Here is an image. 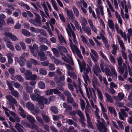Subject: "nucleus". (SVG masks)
<instances>
[{"label": "nucleus", "instance_id": "f257e3e1", "mask_svg": "<svg viewBox=\"0 0 132 132\" xmlns=\"http://www.w3.org/2000/svg\"><path fill=\"white\" fill-rule=\"evenodd\" d=\"M65 79V76H64L57 77L56 79V82L59 84L57 86V88L61 91L64 90V88L62 86L65 85V83L64 81Z\"/></svg>", "mask_w": 132, "mask_h": 132}, {"label": "nucleus", "instance_id": "f03ea898", "mask_svg": "<svg viewBox=\"0 0 132 132\" xmlns=\"http://www.w3.org/2000/svg\"><path fill=\"white\" fill-rule=\"evenodd\" d=\"M36 101L38 102L39 104V107L41 109L44 107L45 104H48V100L45 97H40L38 96L36 98Z\"/></svg>", "mask_w": 132, "mask_h": 132}, {"label": "nucleus", "instance_id": "7ed1b4c3", "mask_svg": "<svg viewBox=\"0 0 132 132\" xmlns=\"http://www.w3.org/2000/svg\"><path fill=\"white\" fill-rule=\"evenodd\" d=\"M67 27L68 29L66 28V29L69 37L70 38L71 37V34L73 38L72 40L73 41H76V37L75 34L74 32L72 29L71 26L69 24H67Z\"/></svg>", "mask_w": 132, "mask_h": 132}, {"label": "nucleus", "instance_id": "20e7f679", "mask_svg": "<svg viewBox=\"0 0 132 132\" xmlns=\"http://www.w3.org/2000/svg\"><path fill=\"white\" fill-rule=\"evenodd\" d=\"M6 98L11 103H10V105L11 106L12 109L13 110L15 109V106L13 104H16L17 103V101L12 96L10 95L6 96Z\"/></svg>", "mask_w": 132, "mask_h": 132}, {"label": "nucleus", "instance_id": "39448f33", "mask_svg": "<svg viewBox=\"0 0 132 132\" xmlns=\"http://www.w3.org/2000/svg\"><path fill=\"white\" fill-rule=\"evenodd\" d=\"M29 22L35 26L37 27L41 26L42 23L40 20H38L37 19H31L29 20Z\"/></svg>", "mask_w": 132, "mask_h": 132}, {"label": "nucleus", "instance_id": "423d86ee", "mask_svg": "<svg viewBox=\"0 0 132 132\" xmlns=\"http://www.w3.org/2000/svg\"><path fill=\"white\" fill-rule=\"evenodd\" d=\"M18 60L17 62L20 65L21 67L23 66L25 64V62L26 61V59L23 56L20 57L19 58V60L17 58Z\"/></svg>", "mask_w": 132, "mask_h": 132}, {"label": "nucleus", "instance_id": "0eeeda50", "mask_svg": "<svg viewBox=\"0 0 132 132\" xmlns=\"http://www.w3.org/2000/svg\"><path fill=\"white\" fill-rule=\"evenodd\" d=\"M38 53L39 56L40 57L41 61H45L47 59V57L45 56L44 53L42 51L38 52Z\"/></svg>", "mask_w": 132, "mask_h": 132}, {"label": "nucleus", "instance_id": "6e6552de", "mask_svg": "<svg viewBox=\"0 0 132 132\" xmlns=\"http://www.w3.org/2000/svg\"><path fill=\"white\" fill-rule=\"evenodd\" d=\"M14 127L19 132H24L23 130L22 129L24 128V127L20 123H17Z\"/></svg>", "mask_w": 132, "mask_h": 132}, {"label": "nucleus", "instance_id": "1a4fd4ad", "mask_svg": "<svg viewBox=\"0 0 132 132\" xmlns=\"http://www.w3.org/2000/svg\"><path fill=\"white\" fill-rule=\"evenodd\" d=\"M79 20L81 23L82 28L86 26V25L88 23L86 19L82 17H80V18Z\"/></svg>", "mask_w": 132, "mask_h": 132}, {"label": "nucleus", "instance_id": "9d476101", "mask_svg": "<svg viewBox=\"0 0 132 132\" xmlns=\"http://www.w3.org/2000/svg\"><path fill=\"white\" fill-rule=\"evenodd\" d=\"M66 13L67 17L69 19L71 20L73 19L74 15L72 11L67 10L66 11Z\"/></svg>", "mask_w": 132, "mask_h": 132}, {"label": "nucleus", "instance_id": "9b49d317", "mask_svg": "<svg viewBox=\"0 0 132 132\" xmlns=\"http://www.w3.org/2000/svg\"><path fill=\"white\" fill-rule=\"evenodd\" d=\"M46 52L47 53V54L50 56L51 59H52L54 60V62L55 64L56 65H58L60 63V62L59 60L55 58L54 56H52L50 52L47 51Z\"/></svg>", "mask_w": 132, "mask_h": 132}, {"label": "nucleus", "instance_id": "f8f14e48", "mask_svg": "<svg viewBox=\"0 0 132 132\" xmlns=\"http://www.w3.org/2000/svg\"><path fill=\"white\" fill-rule=\"evenodd\" d=\"M84 32L88 35L90 36L92 34L91 31L89 26L85 27L82 28Z\"/></svg>", "mask_w": 132, "mask_h": 132}, {"label": "nucleus", "instance_id": "ddd939ff", "mask_svg": "<svg viewBox=\"0 0 132 132\" xmlns=\"http://www.w3.org/2000/svg\"><path fill=\"white\" fill-rule=\"evenodd\" d=\"M26 106L29 110L31 111H33L34 109V107L33 104L30 102H28L26 104Z\"/></svg>", "mask_w": 132, "mask_h": 132}, {"label": "nucleus", "instance_id": "4468645a", "mask_svg": "<svg viewBox=\"0 0 132 132\" xmlns=\"http://www.w3.org/2000/svg\"><path fill=\"white\" fill-rule=\"evenodd\" d=\"M93 71L94 73L97 77L98 76V72L100 73L101 72V70L100 67L97 65H96L95 67V68H93Z\"/></svg>", "mask_w": 132, "mask_h": 132}, {"label": "nucleus", "instance_id": "2eb2a0df", "mask_svg": "<svg viewBox=\"0 0 132 132\" xmlns=\"http://www.w3.org/2000/svg\"><path fill=\"white\" fill-rule=\"evenodd\" d=\"M73 11L75 16L77 17H79V11L77 8L75 6L72 7Z\"/></svg>", "mask_w": 132, "mask_h": 132}, {"label": "nucleus", "instance_id": "dca6fc26", "mask_svg": "<svg viewBox=\"0 0 132 132\" xmlns=\"http://www.w3.org/2000/svg\"><path fill=\"white\" fill-rule=\"evenodd\" d=\"M52 4L54 9L57 11H59V9L57 6V4L55 0H51Z\"/></svg>", "mask_w": 132, "mask_h": 132}, {"label": "nucleus", "instance_id": "f3484780", "mask_svg": "<svg viewBox=\"0 0 132 132\" xmlns=\"http://www.w3.org/2000/svg\"><path fill=\"white\" fill-rule=\"evenodd\" d=\"M52 51L54 55L57 57H58L60 56L59 53L57 49L55 48H53Z\"/></svg>", "mask_w": 132, "mask_h": 132}, {"label": "nucleus", "instance_id": "a211bd4d", "mask_svg": "<svg viewBox=\"0 0 132 132\" xmlns=\"http://www.w3.org/2000/svg\"><path fill=\"white\" fill-rule=\"evenodd\" d=\"M42 6L44 9V11L46 15L48 18H50V16H49V14L48 13V10L47 8L46 5L44 3H43L42 4Z\"/></svg>", "mask_w": 132, "mask_h": 132}, {"label": "nucleus", "instance_id": "6ab92c4d", "mask_svg": "<svg viewBox=\"0 0 132 132\" xmlns=\"http://www.w3.org/2000/svg\"><path fill=\"white\" fill-rule=\"evenodd\" d=\"M51 111L54 114H57L58 112V109L55 106H52L50 108Z\"/></svg>", "mask_w": 132, "mask_h": 132}, {"label": "nucleus", "instance_id": "aec40b11", "mask_svg": "<svg viewBox=\"0 0 132 132\" xmlns=\"http://www.w3.org/2000/svg\"><path fill=\"white\" fill-rule=\"evenodd\" d=\"M27 119L30 123H33L35 122V119L30 115H28L27 117Z\"/></svg>", "mask_w": 132, "mask_h": 132}, {"label": "nucleus", "instance_id": "412c9836", "mask_svg": "<svg viewBox=\"0 0 132 132\" xmlns=\"http://www.w3.org/2000/svg\"><path fill=\"white\" fill-rule=\"evenodd\" d=\"M32 74V72L30 70H27L24 73V75L26 77V79L27 80L28 79V78L29 77V76H30Z\"/></svg>", "mask_w": 132, "mask_h": 132}, {"label": "nucleus", "instance_id": "4be33fe9", "mask_svg": "<svg viewBox=\"0 0 132 132\" xmlns=\"http://www.w3.org/2000/svg\"><path fill=\"white\" fill-rule=\"evenodd\" d=\"M119 67L118 68V72L121 75H122L124 72L125 69L123 67H122V66Z\"/></svg>", "mask_w": 132, "mask_h": 132}, {"label": "nucleus", "instance_id": "5701e85b", "mask_svg": "<svg viewBox=\"0 0 132 132\" xmlns=\"http://www.w3.org/2000/svg\"><path fill=\"white\" fill-rule=\"evenodd\" d=\"M38 87L42 89H44L45 86V83L42 81L39 82L38 84Z\"/></svg>", "mask_w": 132, "mask_h": 132}, {"label": "nucleus", "instance_id": "b1692460", "mask_svg": "<svg viewBox=\"0 0 132 132\" xmlns=\"http://www.w3.org/2000/svg\"><path fill=\"white\" fill-rule=\"evenodd\" d=\"M97 90L98 94V98L100 100H102L103 99V96L102 92L98 88H97Z\"/></svg>", "mask_w": 132, "mask_h": 132}, {"label": "nucleus", "instance_id": "393cba45", "mask_svg": "<svg viewBox=\"0 0 132 132\" xmlns=\"http://www.w3.org/2000/svg\"><path fill=\"white\" fill-rule=\"evenodd\" d=\"M40 73L44 75H47V72L46 70L44 68H41L39 70Z\"/></svg>", "mask_w": 132, "mask_h": 132}, {"label": "nucleus", "instance_id": "a878e982", "mask_svg": "<svg viewBox=\"0 0 132 132\" xmlns=\"http://www.w3.org/2000/svg\"><path fill=\"white\" fill-rule=\"evenodd\" d=\"M108 23L109 26L110 28L113 29H114V23L112 20H108Z\"/></svg>", "mask_w": 132, "mask_h": 132}, {"label": "nucleus", "instance_id": "bb28decb", "mask_svg": "<svg viewBox=\"0 0 132 132\" xmlns=\"http://www.w3.org/2000/svg\"><path fill=\"white\" fill-rule=\"evenodd\" d=\"M6 83L9 89L11 91V92L13 91L14 89V88L10 82L8 80H7L6 81Z\"/></svg>", "mask_w": 132, "mask_h": 132}, {"label": "nucleus", "instance_id": "cd10ccee", "mask_svg": "<svg viewBox=\"0 0 132 132\" xmlns=\"http://www.w3.org/2000/svg\"><path fill=\"white\" fill-rule=\"evenodd\" d=\"M82 61V66H81V68L80 69V72H82L83 70H85V68L86 67V63H85L84 61V60L83 59Z\"/></svg>", "mask_w": 132, "mask_h": 132}, {"label": "nucleus", "instance_id": "c85d7f7f", "mask_svg": "<svg viewBox=\"0 0 132 132\" xmlns=\"http://www.w3.org/2000/svg\"><path fill=\"white\" fill-rule=\"evenodd\" d=\"M77 114L80 117L82 120H84V119L85 118L84 115L80 110H77Z\"/></svg>", "mask_w": 132, "mask_h": 132}, {"label": "nucleus", "instance_id": "c756f323", "mask_svg": "<svg viewBox=\"0 0 132 132\" xmlns=\"http://www.w3.org/2000/svg\"><path fill=\"white\" fill-rule=\"evenodd\" d=\"M33 127L36 129V130L37 132H43V130L41 128H39V127L37 125H34Z\"/></svg>", "mask_w": 132, "mask_h": 132}, {"label": "nucleus", "instance_id": "7c9ffc66", "mask_svg": "<svg viewBox=\"0 0 132 132\" xmlns=\"http://www.w3.org/2000/svg\"><path fill=\"white\" fill-rule=\"evenodd\" d=\"M22 32L23 35L28 36H30V33L29 31L25 29L22 30Z\"/></svg>", "mask_w": 132, "mask_h": 132}, {"label": "nucleus", "instance_id": "2f4dec72", "mask_svg": "<svg viewBox=\"0 0 132 132\" xmlns=\"http://www.w3.org/2000/svg\"><path fill=\"white\" fill-rule=\"evenodd\" d=\"M7 43L6 44L7 47L10 48L12 51L14 50V47L12 45V44L11 42H7Z\"/></svg>", "mask_w": 132, "mask_h": 132}, {"label": "nucleus", "instance_id": "473e14b6", "mask_svg": "<svg viewBox=\"0 0 132 132\" xmlns=\"http://www.w3.org/2000/svg\"><path fill=\"white\" fill-rule=\"evenodd\" d=\"M107 3L108 4V6L109 8L111 10V11L112 12H114L115 10L111 4V3L109 1V0H106Z\"/></svg>", "mask_w": 132, "mask_h": 132}, {"label": "nucleus", "instance_id": "72a5a7b5", "mask_svg": "<svg viewBox=\"0 0 132 132\" xmlns=\"http://www.w3.org/2000/svg\"><path fill=\"white\" fill-rule=\"evenodd\" d=\"M128 33L129 35H127V39L128 41H130V37L132 35V30L131 28H129L128 30Z\"/></svg>", "mask_w": 132, "mask_h": 132}, {"label": "nucleus", "instance_id": "f704fd0d", "mask_svg": "<svg viewBox=\"0 0 132 132\" xmlns=\"http://www.w3.org/2000/svg\"><path fill=\"white\" fill-rule=\"evenodd\" d=\"M37 76L36 75H35L34 76H32V74L29 76V77H28L27 80H35L36 79Z\"/></svg>", "mask_w": 132, "mask_h": 132}, {"label": "nucleus", "instance_id": "c9c22d12", "mask_svg": "<svg viewBox=\"0 0 132 132\" xmlns=\"http://www.w3.org/2000/svg\"><path fill=\"white\" fill-rule=\"evenodd\" d=\"M72 110V108L71 105H68L67 107L66 108L65 111L67 113H69Z\"/></svg>", "mask_w": 132, "mask_h": 132}, {"label": "nucleus", "instance_id": "e433bc0d", "mask_svg": "<svg viewBox=\"0 0 132 132\" xmlns=\"http://www.w3.org/2000/svg\"><path fill=\"white\" fill-rule=\"evenodd\" d=\"M23 98L24 100L27 101L29 99V95L26 93H23Z\"/></svg>", "mask_w": 132, "mask_h": 132}, {"label": "nucleus", "instance_id": "4c0bfd02", "mask_svg": "<svg viewBox=\"0 0 132 132\" xmlns=\"http://www.w3.org/2000/svg\"><path fill=\"white\" fill-rule=\"evenodd\" d=\"M105 94L108 100L110 101L111 103H112V99L111 96H110V95L106 93H105Z\"/></svg>", "mask_w": 132, "mask_h": 132}, {"label": "nucleus", "instance_id": "58836bf2", "mask_svg": "<svg viewBox=\"0 0 132 132\" xmlns=\"http://www.w3.org/2000/svg\"><path fill=\"white\" fill-rule=\"evenodd\" d=\"M15 77L20 82H22L24 81L23 78L20 75H16L15 76Z\"/></svg>", "mask_w": 132, "mask_h": 132}, {"label": "nucleus", "instance_id": "ea45409f", "mask_svg": "<svg viewBox=\"0 0 132 132\" xmlns=\"http://www.w3.org/2000/svg\"><path fill=\"white\" fill-rule=\"evenodd\" d=\"M109 60L111 63L113 64H114L116 63L115 58L111 54L110 55Z\"/></svg>", "mask_w": 132, "mask_h": 132}, {"label": "nucleus", "instance_id": "a19ab883", "mask_svg": "<svg viewBox=\"0 0 132 132\" xmlns=\"http://www.w3.org/2000/svg\"><path fill=\"white\" fill-rule=\"evenodd\" d=\"M43 118L46 123H48L50 121V119L47 116L44 115L42 116Z\"/></svg>", "mask_w": 132, "mask_h": 132}, {"label": "nucleus", "instance_id": "79ce46f5", "mask_svg": "<svg viewBox=\"0 0 132 132\" xmlns=\"http://www.w3.org/2000/svg\"><path fill=\"white\" fill-rule=\"evenodd\" d=\"M11 94L13 96L18 97L19 95V93L17 91L14 90L11 92Z\"/></svg>", "mask_w": 132, "mask_h": 132}, {"label": "nucleus", "instance_id": "37998d69", "mask_svg": "<svg viewBox=\"0 0 132 132\" xmlns=\"http://www.w3.org/2000/svg\"><path fill=\"white\" fill-rule=\"evenodd\" d=\"M111 71L113 73L114 76H113V78H114L117 79V72L115 70L114 68H112L111 69Z\"/></svg>", "mask_w": 132, "mask_h": 132}, {"label": "nucleus", "instance_id": "c03bdc74", "mask_svg": "<svg viewBox=\"0 0 132 132\" xmlns=\"http://www.w3.org/2000/svg\"><path fill=\"white\" fill-rule=\"evenodd\" d=\"M117 62L119 66H122V57L120 56L117 60Z\"/></svg>", "mask_w": 132, "mask_h": 132}, {"label": "nucleus", "instance_id": "a18cd8bd", "mask_svg": "<svg viewBox=\"0 0 132 132\" xmlns=\"http://www.w3.org/2000/svg\"><path fill=\"white\" fill-rule=\"evenodd\" d=\"M48 99L49 101H48V104H50L51 101L53 102L56 99V97L55 96L53 95V96H50Z\"/></svg>", "mask_w": 132, "mask_h": 132}, {"label": "nucleus", "instance_id": "49530a36", "mask_svg": "<svg viewBox=\"0 0 132 132\" xmlns=\"http://www.w3.org/2000/svg\"><path fill=\"white\" fill-rule=\"evenodd\" d=\"M100 120L99 119L97 120V122L98 123V125L97 126L98 129L105 126L104 123L100 122Z\"/></svg>", "mask_w": 132, "mask_h": 132}, {"label": "nucleus", "instance_id": "de8ad7c7", "mask_svg": "<svg viewBox=\"0 0 132 132\" xmlns=\"http://www.w3.org/2000/svg\"><path fill=\"white\" fill-rule=\"evenodd\" d=\"M53 93V89H50L45 92L46 94L47 95H50Z\"/></svg>", "mask_w": 132, "mask_h": 132}, {"label": "nucleus", "instance_id": "09e8293b", "mask_svg": "<svg viewBox=\"0 0 132 132\" xmlns=\"http://www.w3.org/2000/svg\"><path fill=\"white\" fill-rule=\"evenodd\" d=\"M100 132H107V129L105 126L98 129Z\"/></svg>", "mask_w": 132, "mask_h": 132}, {"label": "nucleus", "instance_id": "8fccbe9b", "mask_svg": "<svg viewBox=\"0 0 132 132\" xmlns=\"http://www.w3.org/2000/svg\"><path fill=\"white\" fill-rule=\"evenodd\" d=\"M67 101L70 104H72L74 102L73 98L71 96L67 97Z\"/></svg>", "mask_w": 132, "mask_h": 132}, {"label": "nucleus", "instance_id": "3c124183", "mask_svg": "<svg viewBox=\"0 0 132 132\" xmlns=\"http://www.w3.org/2000/svg\"><path fill=\"white\" fill-rule=\"evenodd\" d=\"M100 56L103 58V59H104L106 61H109V60L108 59H107L106 56L104 55V53L101 51H100Z\"/></svg>", "mask_w": 132, "mask_h": 132}, {"label": "nucleus", "instance_id": "603ef678", "mask_svg": "<svg viewBox=\"0 0 132 132\" xmlns=\"http://www.w3.org/2000/svg\"><path fill=\"white\" fill-rule=\"evenodd\" d=\"M27 92L29 93H31L32 92V88L30 87L27 86L26 88Z\"/></svg>", "mask_w": 132, "mask_h": 132}, {"label": "nucleus", "instance_id": "864d4df0", "mask_svg": "<svg viewBox=\"0 0 132 132\" xmlns=\"http://www.w3.org/2000/svg\"><path fill=\"white\" fill-rule=\"evenodd\" d=\"M68 73V75L71 77H72L74 79H76L77 78L76 74L73 72H71V73L69 72Z\"/></svg>", "mask_w": 132, "mask_h": 132}, {"label": "nucleus", "instance_id": "5fc2aeb1", "mask_svg": "<svg viewBox=\"0 0 132 132\" xmlns=\"http://www.w3.org/2000/svg\"><path fill=\"white\" fill-rule=\"evenodd\" d=\"M80 100H82L81 103V107L82 110L83 111L85 108V101L83 100H82L81 99H80Z\"/></svg>", "mask_w": 132, "mask_h": 132}, {"label": "nucleus", "instance_id": "6e6d98bb", "mask_svg": "<svg viewBox=\"0 0 132 132\" xmlns=\"http://www.w3.org/2000/svg\"><path fill=\"white\" fill-rule=\"evenodd\" d=\"M59 15L61 21L63 23H65V18L63 14H59Z\"/></svg>", "mask_w": 132, "mask_h": 132}, {"label": "nucleus", "instance_id": "4d7b16f0", "mask_svg": "<svg viewBox=\"0 0 132 132\" xmlns=\"http://www.w3.org/2000/svg\"><path fill=\"white\" fill-rule=\"evenodd\" d=\"M8 71L9 73L11 75H13L14 73L15 70L13 68H10L8 70Z\"/></svg>", "mask_w": 132, "mask_h": 132}, {"label": "nucleus", "instance_id": "13d9d810", "mask_svg": "<svg viewBox=\"0 0 132 132\" xmlns=\"http://www.w3.org/2000/svg\"><path fill=\"white\" fill-rule=\"evenodd\" d=\"M5 24V22L4 20L0 19V30L2 28L3 25Z\"/></svg>", "mask_w": 132, "mask_h": 132}, {"label": "nucleus", "instance_id": "bf43d9fd", "mask_svg": "<svg viewBox=\"0 0 132 132\" xmlns=\"http://www.w3.org/2000/svg\"><path fill=\"white\" fill-rule=\"evenodd\" d=\"M121 53L122 54V56L123 58L125 60H127V55L125 52L123 51H121Z\"/></svg>", "mask_w": 132, "mask_h": 132}, {"label": "nucleus", "instance_id": "052dcab7", "mask_svg": "<svg viewBox=\"0 0 132 132\" xmlns=\"http://www.w3.org/2000/svg\"><path fill=\"white\" fill-rule=\"evenodd\" d=\"M76 52L77 53V56L78 57L81 59H83V57L82 55L79 50H78L77 51H76Z\"/></svg>", "mask_w": 132, "mask_h": 132}, {"label": "nucleus", "instance_id": "680f3d73", "mask_svg": "<svg viewBox=\"0 0 132 132\" xmlns=\"http://www.w3.org/2000/svg\"><path fill=\"white\" fill-rule=\"evenodd\" d=\"M53 89V93L54 94L60 95L61 94L60 92L57 89L54 88Z\"/></svg>", "mask_w": 132, "mask_h": 132}, {"label": "nucleus", "instance_id": "e2e57ef3", "mask_svg": "<svg viewBox=\"0 0 132 132\" xmlns=\"http://www.w3.org/2000/svg\"><path fill=\"white\" fill-rule=\"evenodd\" d=\"M49 69L50 70H54L55 69L54 64H50V65L49 66Z\"/></svg>", "mask_w": 132, "mask_h": 132}, {"label": "nucleus", "instance_id": "0e129e2a", "mask_svg": "<svg viewBox=\"0 0 132 132\" xmlns=\"http://www.w3.org/2000/svg\"><path fill=\"white\" fill-rule=\"evenodd\" d=\"M118 96L119 98H120L121 100H122L124 98V95L122 92H119L118 93Z\"/></svg>", "mask_w": 132, "mask_h": 132}, {"label": "nucleus", "instance_id": "69168bd1", "mask_svg": "<svg viewBox=\"0 0 132 132\" xmlns=\"http://www.w3.org/2000/svg\"><path fill=\"white\" fill-rule=\"evenodd\" d=\"M36 118L37 120L41 124H44V122L41 117L38 116L36 117Z\"/></svg>", "mask_w": 132, "mask_h": 132}, {"label": "nucleus", "instance_id": "338daca9", "mask_svg": "<svg viewBox=\"0 0 132 132\" xmlns=\"http://www.w3.org/2000/svg\"><path fill=\"white\" fill-rule=\"evenodd\" d=\"M98 8L100 9V11L101 15L102 16H103L104 15L103 11V7L101 5H99L98 6Z\"/></svg>", "mask_w": 132, "mask_h": 132}, {"label": "nucleus", "instance_id": "774afa93", "mask_svg": "<svg viewBox=\"0 0 132 132\" xmlns=\"http://www.w3.org/2000/svg\"><path fill=\"white\" fill-rule=\"evenodd\" d=\"M10 38L12 40L14 41H16L18 40V38L17 37L13 35L12 34L11 36L10 37Z\"/></svg>", "mask_w": 132, "mask_h": 132}]
</instances>
